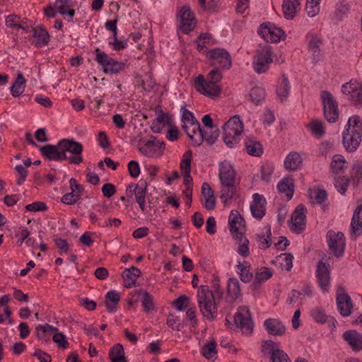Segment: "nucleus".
<instances>
[{
  "instance_id": "obj_53",
  "label": "nucleus",
  "mask_w": 362,
  "mask_h": 362,
  "mask_svg": "<svg viewBox=\"0 0 362 362\" xmlns=\"http://www.w3.org/2000/svg\"><path fill=\"white\" fill-rule=\"evenodd\" d=\"M311 315L317 322L323 324L329 321V316H327L323 310L318 308L313 309L311 311Z\"/></svg>"
},
{
  "instance_id": "obj_21",
  "label": "nucleus",
  "mask_w": 362,
  "mask_h": 362,
  "mask_svg": "<svg viewBox=\"0 0 362 362\" xmlns=\"http://www.w3.org/2000/svg\"><path fill=\"white\" fill-rule=\"evenodd\" d=\"M198 130L197 139L194 140V146H199L204 141L208 146H212L219 136L220 131L218 129L211 130L209 133L204 131L201 126Z\"/></svg>"
},
{
  "instance_id": "obj_9",
  "label": "nucleus",
  "mask_w": 362,
  "mask_h": 362,
  "mask_svg": "<svg viewBox=\"0 0 362 362\" xmlns=\"http://www.w3.org/2000/svg\"><path fill=\"white\" fill-rule=\"evenodd\" d=\"M137 148L139 152L146 157H155L160 155L165 149V142L156 140V138L151 136L150 139H141L138 141Z\"/></svg>"
},
{
  "instance_id": "obj_62",
  "label": "nucleus",
  "mask_w": 362,
  "mask_h": 362,
  "mask_svg": "<svg viewBox=\"0 0 362 362\" xmlns=\"http://www.w3.org/2000/svg\"><path fill=\"white\" fill-rule=\"evenodd\" d=\"M189 298L186 296H180L176 300H175L173 304L177 308V310L182 311L185 308L187 307V303L189 302Z\"/></svg>"
},
{
  "instance_id": "obj_57",
  "label": "nucleus",
  "mask_w": 362,
  "mask_h": 362,
  "mask_svg": "<svg viewBox=\"0 0 362 362\" xmlns=\"http://www.w3.org/2000/svg\"><path fill=\"white\" fill-rule=\"evenodd\" d=\"M52 339L59 348L66 349L69 345L66 336L62 333L56 332L54 334Z\"/></svg>"
},
{
  "instance_id": "obj_49",
  "label": "nucleus",
  "mask_w": 362,
  "mask_h": 362,
  "mask_svg": "<svg viewBox=\"0 0 362 362\" xmlns=\"http://www.w3.org/2000/svg\"><path fill=\"white\" fill-rule=\"evenodd\" d=\"M349 184V179L344 176L339 177L335 179L334 186L338 192L341 194H344L346 193Z\"/></svg>"
},
{
  "instance_id": "obj_15",
  "label": "nucleus",
  "mask_w": 362,
  "mask_h": 362,
  "mask_svg": "<svg viewBox=\"0 0 362 362\" xmlns=\"http://www.w3.org/2000/svg\"><path fill=\"white\" fill-rule=\"evenodd\" d=\"M307 209L303 205L299 204L293 212L290 220V229L296 234L301 233L305 227V213Z\"/></svg>"
},
{
  "instance_id": "obj_46",
  "label": "nucleus",
  "mask_w": 362,
  "mask_h": 362,
  "mask_svg": "<svg viewBox=\"0 0 362 362\" xmlns=\"http://www.w3.org/2000/svg\"><path fill=\"white\" fill-rule=\"evenodd\" d=\"M177 17L180 18L181 22L195 20L194 13L188 6H183L180 8L177 13Z\"/></svg>"
},
{
  "instance_id": "obj_39",
  "label": "nucleus",
  "mask_w": 362,
  "mask_h": 362,
  "mask_svg": "<svg viewBox=\"0 0 362 362\" xmlns=\"http://www.w3.org/2000/svg\"><path fill=\"white\" fill-rule=\"evenodd\" d=\"M227 294L231 298L232 300H236L241 295L240 283L235 278L228 279Z\"/></svg>"
},
{
  "instance_id": "obj_30",
  "label": "nucleus",
  "mask_w": 362,
  "mask_h": 362,
  "mask_svg": "<svg viewBox=\"0 0 362 362\" xmlns=\"http://www.w3.org/2000/svg\"><path fill=\"white\" fill-rule=\"evenodd\" d=\"M299 5V0H284L282 10L284 18L292 20L296 15V8Z\"/></svg>"
},
{
  "instance_id": "obj_11",
  "label": "nucleus",
  "mask_w": 362,
  "mask_h": 362,
  "mask_svg": "<svg viewBox=\"0 0 362 362\" xmlns=\"http://www.w3.org/2000/svg\"><path fill=\"white\" fill-rule=\"evenodd\" d=\"M329 248L332 253L337 257L343 255L345 247V238L341 232L329 230L327 234Z\"/></svg>"
},
{
  "instance_id": "obj_26",
  "label": "nucleus",
  "mask_w": 362,
  "mask_h": 362,
  "mask_svg": "<svg viewBox=\"0 0 362 362\" xmlns=\"http://www.w3.org/2000/svg\"><path fill=\"white\" fill-rule=\"evenodd\" d=\"M141 274L140 269L136 267L132 266L130 268L125 269L122 273L124 287L129 288L135 286L136 279Z\"/></svg>"
},
{
  "instance_id": "obj_1",
  "label": "nucleus",
  "mask_w": 362,
  "mask_h": 362,
  "mask_svg": "<svg viewBox=\"0 0 362 362\" xmlns=\"http://www.w3.org/2000/svg\"><path fill=\"white\" fill-rule=\"evenodd\" d=\"M218 177L221 183L220 198L226 205L235 198L237 192L235 171L230 163L223 162L220 164Z\"/></svg>"
},
{
  "instance_id": "obj_8",
  "label": "nucleus",
  "mask_w": 362,
  "mask_h": 362,
  "mask_svg": "<svg viewBox=\"0 0 362 362\" xmlns=\"http://www.w3.org/2000/svg\"><path fill=\"white\" fill-rule=\"evenodd\" d=\"M320 97L323 104V113L325 119L329 123L336 122L339 115L337 100L327 90H322Z\"/></svg>"
},
{
  "instance_id": "obj_25",
  "label": "nucleus",
  "mask_w": 362,
  "mask_h": 362,
  "mask_svg": "<svg viewBox=\"0 0 362 362\" xmlns=\"http://www.w3.org/2000/svg\"><path fill=\"white\" fill-rule=\"evenodd\" d=\"M343 337L354 351H358L362 349V334L357 331L354 329L346 331Z\"/></svg>"
},
{
  "instance_id": "obj_47",
  "label": "nucleus",
  "mask_w": 362,
  "mask_h": 362,
  "mask_svg": "<svg viewBox=\"0 0 362 362\" xmlns=\"http://www.w3.org/2000/svg\"><path fill=\"white\" fill-rule=\"evenodd\" d=\"M271 360L272 362H291L287 354L279 349L272 350Z\"/></svg>"
},
{
  "instance_id": "obj_43",
  "label": "nucleus",
  "mask_w": 362,
  "mask_h": 362,
  "mask_svg": "<svg viewBox=\"0 0 362 362\" xmlns=\"http://www.w3.org/2000/svg\"><path fill=\"white\" fill-rule=\"evenodd\" d=\"M249 96L253 103L258 105L264 99L265 91L262 88L254 87L251 89Z\"/></svg>"
},
{
  "instance_id": "obj_31",
  "label": "nucleus",
  "mask_w": 362,
  "mask_h": 362,
  "mask_svg": "<svg viewBox=\"0 0 362 362\" xmlns=\"http://www.w3.org/2000/svg\"><path fill=\"white\" fill-rule=\"evenodd\" d=\"M33 37L36 39L35 43L38 47L47 45L49 40L48 32L42 26L33 28Z\"/></svg>"
},
{
  "instance_id": "obj_55",
  "label": "nucleus",
  "mask_w": 362,
  "mask_h": 362,
  "mask_svg": "<svg viewBox=\"0 0 362 362\" xmlns=\"http://www.w3.org/2000/svg\"><path fill=\"white\" fill-rule=\"evenodd\" d=\"M75 189L65 194L61 199L62 202L66 204H74L80 199V194H76Z\"/></svg>"
},
{
  "instance_id": "obj_2",
  "label": "nucleus",
  "mask_w": 362,
  "mask_h": 362,
  "mask_svg": "<svg viewBox=\"0 0 362 362\" xmlns=\"http://www.w3.org/2000/svg\"><path fill=\"white\" fill-rule=\"evenodd\" d=\"M222 78V74L218 68H214L210 71L206 78L202 74L197 77L195 79V88L198 92L211 98L218 97L221 92L218 82Z\"/></svg>"
},
{
  "instance_id": "obj_36",
  "label": "nucleus",
  "mask_w": 362,
  "mask_h": 362,
  "mask_svg": "<svg viewBox=\"0 0 362 362\" xmlns=\"http://www.w3.org/2000/svg\"><path fill=\"white\" fill-rule=\"evenodd\" d=\"M291 86L288 78L282 75V81L276 88V94L281 102L286 100L289 95Z\"/></svg>"
},
{
  "instance_id": "obj_20",
  "label": "nucleus",
  "mask_w": 362,
  "mask_h": 362,
  "mask_svg": "<svg viewBox=\"0 0 362 362\" xmlns=\"http://www.w3.org/2000/svg\"><path fill=\"white\" fill-rule=\"evenodd\" d=\"M324 258L317 265L316 275L321 289L327 291L330 285V272L326 264L322 262Z\"/></svg>"
},
{
  "instance_id": "obj_60",
  "label": "nucleus",
  "mask_w": 362,
  "mask_h": 362,
  "mask_svg": "<svg viewBox=\"0 0 362 362\" xmlns=\"http://www.w3.org/2000/svg\"><path fill=\"white\" fill-rule=\"evenodd\" d=\"M128 171L131 177L136 178L140 174V166L137 161L131 160L128 163Z\"/></svg>"
},
{
  "instance_id": "obj_52",
  "label": "nucleus",
  "mask_w": 362,
  "mask_h": 362,
  "mask_svg": "<svg viewBox=\"0 0 362 362\" xmlns=\"http://www.w3.org/2000/svg\"><path fill=\"white\" fill-rule=\"evenodd\" d=\"M238 267L240 269V280L245 283L250 282L252 279L253 274L250 272L248 267L241 263L238 264Z\"/></svg>"
},
{
  "instance_id": "obj_32",
  "label": "nucleus",
  "mask_w": 362,
  "mask_h": 362,
  "mask_svg": "<svg viewBox=\"0 0 362 362\" xmlns=\"http://www.w3.org/2000/svg\"><path fill=\"white\" fill-rule=\"evenodd\" d=\"M120 301V294L116 291H110L105 296V305L109 313H113L117 310V305Z\"/></svg>"
},
{
  "instance_id": "obj_40",
  "label": "nucleus",
  "mask_w": 362,
  "mask_h": 362,
  "mask_svg": "<svg viewBox=\"0 0 362 362\" xmlns=\"http://www.w3.org/2000/svg\"><path fill=\"white\" fill-rule=\"evenodd\" d=\"M182 120L185 124L188 122L190 124L192 127V133H195L196 130L199 129L201 126L199 121L194 117L192 112L185 108H183Z\"/></svg>"
},
{
  "instance_id": "obj_58",
  "label": "nucleus",
  "mask_w": 362,
  "mask_h": 362,
  "mask_svg": "<svg viewBox=\"0 0 362 362\" xmlns=\"http://www.w3.org/2000/svg\"><path fill=\"white\" fill-rule=\"evenodd\" d=\"M197 25V23L195 20L192 21H186L185 22H181L180 24V31L184 34H188L191 31H192L195 26Z\"/></svg>"
},
{
  "instance_id": "obj_5",
  "label": "nucleus",
  "mask_w": 362,
  "mask_h": 362,
  "mask_svg": "<svg viewBox=\"0 0 362 362\" xmlns=\"http://www.w3.org/2000/svg\"><path fill=\"white\" fill-rule=\"evenodd\" d=\"M223 141L229 148H233L240 141L243 131V124L238 115L228 119L223 127Z\"/></svg>"
},
{
  "instance_id": "obj_38",
  "label": "nucleus",
  "mask_w": 362,
  "mask_h": 362,
  "mask_svg": "<svg viewBox=\"0 0 362 362\" xmlns=\"http://www.w3.org/2000/svg\"><path fill=\"white\" fill-rule=\"evenodd\" d=\"M25 83L26 80L23 74L18 72L14 83L11 86V95L15 98L20 96L24 91V85Z\"/></svg>"
},
{
  "instance_id": "obj_35",
  "label": "nucleus",
  "mask_w": 362,
  "mask_h": 362,
  "mask_svg": "<svg viewBox=\"0 0 362 362\" xmlns=\"http://www.w3.org/2000/svg\"><path fill=\"white\" fill-rule=\"evenodd\" d=\"M109 358L111 362H127L124 356V350L120 344H117L111 348Z\"/></svg>"
},
{
  "instance_id": "obj_17",
  "label": "nucleus",
  "mask_w": 362,
  "mask_h": 362,
  "mask_svg": "<svg viewBox=\"0 0 362 362\" xmlns=\"http://www.w3.org/2000/svg\"><path fill=\"white\" fill-rule=\"evenodd\" d=\"M337 305L341 315L347 317L351 315L353 308L351 297L341 286L337 288Z\"/></svg>"
},
{
  "instance_id": "obj_33",
  "label": "nucleus",
  "mask_w": 362,
  "mask_h": 362,
  "mask_svg": "<svg viewBox=\"0 0 362 362\" xmlns=\"http://www.w3.org/2000/svg\"><path fill=\"white\" fill-rule=\"evenodd\" d=\"M202 194L205 197L204 206L207 210H212L215 206L214 192L210 185L204 182L202 186Z\"/></svg>"
},
{
  "instance_id": "obj_10",
  "label": "nucleus",
  "mask_w": 362,
  "mask_h": 362,
  "mask_svg": "<svg viewBox=\"0 0 362 362\" xmlns=\"http://www.w3.org/2000/svg\"><path fill=\"white\" fill-rule=\"evenodd\" d=\"M97 52L95 61L100 64L105 73L117 74L124 69L125 64L110 57L105 52H100L99 48L95 49Z\"/></svg>"
},
{
  "instance_id": "obj_12",
  "label": "nucleus",
  "mask_w": 362,
  "mask_h": 362,
  "mask_svg": "<svg viewBox=\"0 0 362 362\" xmlns=\"http://www.w3.org/2000/svg\"><path fill=\"white\" fill-rule=\"evenodd\" d=\"M233 319L237 327L241 328L244 332L247 334L252 332L254 325L247 307H240L233 316Z\"/></svg>"
},
{
  "instance_id": "obj_34",
  "label": "nucleus",
  "mask_w": 362,
  "mask_h": 362,
  "mask_svg": "<svg viewBox=\"0 0 362 362\" xmlns=\"http://www.w3.org/2000/svg\"><path fill=\"white\" fill-rule=\"evenodd\" d=\"M303 159L299 153L293 152L289 153L284 161L286 169L289 170H296L302 165Z\"/></svg>"
},
{
  "instance_id": "obj_37",
  "label": "nucleus",
  "mask_w": 362,
  "mask_h": 362,
  "mask_svg": "<svg viewBox=\"0 0 362 362\" xmlns=\"http://www.w3.org/2000/svg\"><path fill=\"white\" fill-rule=\"evenodd\" d=\"M245 149L248 154L253 156H260L263 153L262 145L260 142L253 139L245 141Z\"/></svg>"
},
{
  "instance_id": "obj_18",
  "label": "nucleus",
  "mask_w": 362,
  "mask_h": 362,
  "mask_svg": "<svg viewBox=\"0 0 362 362\" xmlns=\"http://www.w3.org/2000/svg\"><path fill=\"white\" fill-rule=\"evenodd\" d=\"M308 49L312 52L313 61L317 63L322 58V54L320 45L322 44V39L317 35L309 33L306 35Z\"/></svg>"
},
{
  "instance_id": "obj_50",
  "label": "nucleus",
  "mask_w": 362,
  "mask_h": 362,
  "mask_svg": "<svg viewBox=\"0 0 362 362\" xmlns=\"http://www.w3.org/2000/svg\"><path fill=\"white\" fill-rule=\"evenodd\" d=\"M351 177L354 181L359 182L362 180V161L356 160L352 167Z\"/></svg>"
},
{
  "instance_id": "obj_22",
  "label": "nucleus",
  "mask_w": 362,
  "mask_h": 362,
  "mask_svg": "<svg viewBox=\"0 0 362 362\" xmlns=\"http://www.w3.org/2000/svg\"><path fill=\"white\" fill-rule=\"evenodd\" d=\"M265 204L266 200L257 193L253 195V203L250 205V210L254 217L262 218L265 215Z\"/></svg>"
},
{
  "instance_id": "obj_45",
  "label": "nucleus",
  "mask_w": 362,
  "mask_h": 362,
  "mask_svg": "<svg viewBox=\"0 0 362 362\" xmlns=\"http://www.w3.org/2000/svg\"><path fill=\"white\" fill-rule=\"evenodd\" d=\"M202 354L207 359H211L216 354V343L214 341H211L206 344L204 345L202 349Z\"/></svg>"
},
{
  "instance_id": "obj_13",
  "label": "nucleus",
  "mask_w": 362,
  "mask_h": 362,
  "mask_svg": "<svg viewBox=\"0 0 362 362\" xmlns=\"http://www.w3.org/2000/svg\"><path fill=\"white\" fill-rule=\"evenodd\" d=\"M258 33L265 41L264 43L267 44L268 42L276 43L286 38V33L281 28L271 24L269 25H261Z\"/></svg>"
},
{
  "instance_id": "obj_29",
  "label": "nucleus",
  "mask_w": 362,
  "mask_h": 362,
  "mask_svg": "<svg viewBox=\"0 0 362 362\" xmlns=\"http://www.w3.org/2000/svg\"><path fill=\"white\" fill-rule=\"evenodd\" d=\"M294 181L289 177H284L277 185L279 192L284 193L288 200L291 199L294 194Z\"/></svg>"
},
{
  "instance_id": "obj_54",
  "label": "nucleus",
  "mask_w": 362,
  "mask_h": 362,
  "mask_svg": "<svg viewBox=\"0 0 362 362\" xmlns=\"http://www.w3.org/2000/svg\"><path fill=\"white\" fill-rule=\"evenodd\" d=\"M192 154V151L188 150L184 153L182 156L180 167L184 172L191 171Z\"/></svg>"
},
{
  "instance_id": "obj_28",
  "label": "nucleus",
  "mask_w": 362,
  "mask_h": 362,
  "mask_svg": "<svg viewBox=\"0 0 362 362\" xmlns=\"http://www.w3.org/2000/svg\"><path fill=\"white\" fill-rule=\"evenodd\" d=\"M351 233L356 237L362 233V205L355 209L351 223Z\"/></svg>"
},
{
  "instance_id": "obj_63",
  "label": "nucleus",
  "mask_w": 362,
  "mask_h": 362,
  "mask_svg": "<svg viewBox=\"0 0 362 362\" xmlns=\"http://www.w3.org/2000/svg\"><path fill=\"white\" fill-rule=\"evenodd\" d=\"M25 209L28 211H35H35H45L47 209V207L46 204L44 202H33L32 204H28L25 206Z\"/></svg>"
},
{
  "instance_id": "obj_59",
  "label": "nucleus",
  "mask_w": 362,
  "mask_h": 362,
  "mask_svg": "<svg viewBox=\"0 0 362 362\" xmlns=\"http://www.w3.org/2000/svg\"><path fill=\"white\" fill-rule=\"evenodd\" d=\"M15 170L17 172L19 177L16 181L18 185H21L25 180L28 176V170L21 165H18L15 167Z\"/></svg>"
},
{
  "instance_id": "obj_16",
  "label": "nucleus",
  "mask_w": 362,
  "mask_h": 362,
  "mask_svg": "<svg viewBox=\"0 0 362 362\" xmlns=\"http://www.w3.org/2000/svg\"><path fill=\"white\" fill-rule=\"evenodd\" d=\"M209 57L213 66L218 65L223 69H229L232 66V59L230 53L224 49L216 48L209 52Z\"/></svg>"
},
{
  "instance_id": "obj_64",
  "label": "nucleus",
  "mask_w": 362,
  "mask_h": 362,
  "mask_svg": "<svg viewBox=\"0 0 362 362\" xmlns=\"http://www.w3.org/2000/svg\"><path fill=\"white\" fill-rule=\"evenodd\" d=\"M102 192L104 197L110 198L115 194L116 188L112 184L106 183L102 187Z\"/></svg>"
},
{
  "instance_id": "obj_14",
  "label": "nucleus",
  "mask_w": 362,
  "mask_h": 362,
  "mask_svg": "<svg viewBox=\"0 0 362 362\" xmlns=\"http://www.w3.org/2000/svg\"><path fill=\"white\" fill-rule=\"evenodd\" d=\"M344 94L349 95L351 101L354 105L362 106V84L356 80L351 79L341 86Z\"/></svg>"
},
{
  "instance_id": "obj_4",
  "label": "nucleus",
  "mask_w": 362,
  "mask_h": 362,
  "mask_svg": "<svg viewBox=\"0 0 362 362\" xmlns=\"http://www.w3.org/2000/svg\"><path fill=\"white\" fill-rule=\"evenodd\" d=\"M197 302L203 316L212 321L217 316L216 303L214 293L208 286L202 285L197 291Z\"/></svg>"
},
{
  "instance_id": "obj_44",
  "label": "nucleus",
  "mask_w": 362,
  "mask_h": 362,
  "mask_svg": "<svg viewBox=\"0 0 362 362\" xmlns=\"http://www.w3.org/2000/svg\"><path fill=\"white\" fill-rule=\"evenodd\" d=\"M308 127L312 134L318 138L322 137L325 133L322 122L313 121L308 124Z\"/></svg>"
},
{
  "instance_id": "obj_24",
  "label": "nucleus",
  "mask_w": 362,
  "mask_h": 362,
  "mask_svg": "<svg viewBox=\"0 0 362 362\" xmlns=\"http://www.w3.org/2000/svg\"><path fill=\"white\" fill-rule=\"evenodd\" d=\"M147 182L140 180L139 184L134 185V191L135 199L142 212H145L146 197L147 194Z\"/></svg>"
},
{
  "instance_id": "obj_3",
  "label": "nucleus",
  "mask_w": 362,
  "mask_h": 362,
  "mask_svg": "<svg viewBox=\"0 0 362 362\" xmlns=\"http://www.w3.org/2000/svg\"><path fill=\"white\" fill-rule=\"evenodd\" d=\"M346 131L343 133V145L349 152H354L362 141V121L358 115L349 119Z\"/></svg>"
},
{
  "instance_id": "obj_23",
  "label": "nucleus",
  "mask_w": 362,
  "mask_h": 362,
  "mask_svg": "<svg viewBox=\"0 0 362 362\" xmlns=\"http://www.w3.org/2000/svg\"><path fill=\"white\" fill-rule=\"evenodd\" d=\"M264 325L267 332L274 336H282L285 334L286 327L279 319H267Z\"/></svg>"
},
{
  "instance_id": "obj_56",
  "label": "nucleus",
  "mask_w": 362,
  "mask_h": 362,
  "mask_svg": "<svg viewBox=\"0 0 362 362\" xmlns=\"http://www.w3.org/2000/svg\"><path fill=\"white\" fill-rule=\"evenodd\" d=\"M71 6V0H56L54 7L57 8L58 12L62 15H66V9Z\"/></svg>"
},
{
  "instance_id": "obj_27",
  "label": "nucleus",
  "mask_w": 362,
  "mask_h": 362,
  "mask_svg": "<svg viewBox=\"0 0 362 362\" xmlns=\"http://www.w3.org/2000/svg\"><path fill=\"white\" fill-rule=\"evenodd\" d=\"M228 224L230 233H234L244 228L245 226V221L238 211L233 210L230 211L229 215Z\"/></svg>"
},
{
  "instance_id": "obj_6",
  "label": "nucleus",
  "mask_w": 362,
  "mask_h": 362,
  "mask_svg": "<svg viewBox=\"0 0 362 362\" xmlns=\"http://www.w3.org/2000/svg\"><path fill=\"white\" fill-rule=\"evenodd\" d=\"M59 146H62L64 156H67L66 160L70 163L79 165L83 162V146L81 143L74 139H64L59 141Z\"/></svg>"
},
{
  "instance_id": "obj_61",
  "label": "nucleus",
  "mask_w": 362,
  "mask_h": 362,
  "mask_svg": "<svg viewBox=\"0 0 362 362\" xmlns=\"http://www.w3.org/2000/svg\"><path fill=\"white\" fill-rule=\"evenodd\" d=\"M272 276V272L267 267H263L261 268L260 272L255 274V278L259 281H264Z\"/></svg>"
},
{
  "instance_id": "obj_51",
  "label": "nucleus",
  "mask_w": 362,
  "mask_h": 362,
  "mask_svg": "<svg viewBox=\"0 0 362 362\" xmlns=\"http://www.w3.org/2000/svg\"><path fill=\"white\" fill-rule=\"evenodd\" d=\"M21 18L16 15L11 14L6 17V24L8 27L15 29H25L20 23Z\"/></svg>"
},
{
  "instance_id": "obj_41",
  "label": "nucleus",
  "mask_w": 362,
  "mask_h": 362,
  "mask_svg": "<svg viewBox=\"0 0 362 362\" xmlns=\"http://www.w3.org/2000/svg\"><path fill=\"white\" fill-rule=\"evenodd\" d=\"M345 163L346 160L342 156L338 154L334 155L332 157L330 165L332 173L336 175L339 174L344 169Z\"/></svg>"
},
{
  "instance_id": "obj_42",
  "label": "nucleus",
  "mask_w": 362,
  "mask_h": 362,
  "mask_svg": "<svg viewBox=\"0 0 362 362\" xmlns=\"http://www.w3.org/2000/svg\"><path fill=\"white\" fill-rule=\"evenodd\" d=\"M139 294L143 293V298L141 300L142 306L145 312L149 313L154 309V304L153 297L147 291L142 290L136 291Z\"/></svg>"
},
{
  "instance_id": "obj_19",
  "label": "nucleus",
  "mask_w": 362,
  "mask_h": 362,
  "mask_svg": "<svg viewBox=\"0 0 362 362\" xmlns=\"http://www.w3.org/2000/svg\"><path fill=\"white\" fill-rule=\"evenodd\" d=\"M41 154L47 160L57 161L66 160L67 156H64L62 146L57 145L47 144L40 148Z\"/></svg>"
},
{
  "instance_id": "obj_48",
  "label": "nucleus",
  "mask_w": 362,
  "mask_h": 362,
  "mask_svg": "<svg viewBox=\"0 0 362 362\" xmlns=\"http://www.w3.org/2000/svg\"><path fill=\"white\" fill-rule=\"evenodd\" d=\"M349 10V5L345 0H341L337 6L335 16L338 20H341L343 16L347 13Z\"/></svg>"
},
{
  "instance_id": "obj_7",
  "label": "nucleus",
  "mask_w": 362,
  "mask_h": 362,
  "mask_svg": "<svg viewBox=\"0 0 362 362\" xmlns=\"http://www.w3.org/2000/svg\"><path fill=\"white\" fill-rule=\"evenodd\" d=\"M272 47L267 43L260 44L254 58L253 68L258 74L266 72L272 62Z\"/></svg>"
}]
</instances>
